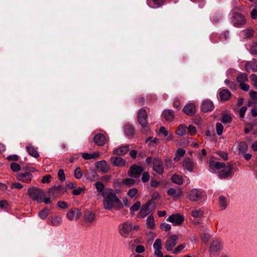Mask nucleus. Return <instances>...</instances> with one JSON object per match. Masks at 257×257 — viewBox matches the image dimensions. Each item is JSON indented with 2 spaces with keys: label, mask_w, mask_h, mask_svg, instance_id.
I'll list each match as a JSON object with an SVG mask.
<instances>
[{
  "label": "nucleus",
  "mask_w": 257,
  "mask_h": 257,
  "mask_svg": "<svg viewBox=\"0 0 257 257\" xmlns=\"http://www.w3.org/2000/svg\"><path fill=\"white\" fill-rule=\"evenodd\" d=\"M251 79L253 82L254 87L257 88V75L254 74H252L251 75Z\"/></svg>",
  "instance_id": "nucleus-63"
},
{
  "label": "nucleus",
  "mask_w": 257,
  "mask_h": 257,
  "mask_svg": "<svg viewBox=\"0 0 257 257\" xmlns=\"http://www.w3.org/2000/svg\"><path fill=\"white\" fill-rule=\"evenodd\" d=\"M172 181L178 185H181L183 183V179L182 176L177 174L173 175L171 177Z\"/></svg>",
  "instance_id": "nucleus-31"
},
{
  "label": "nucleus",
  "mask_w": 257,
  "mask_h": 257,
  "mask_svg": "<svg viewBox=\"0 0 257 257\" xmlns=\"http://www.w3.org/2000/svg\"><path fill=\"white\" fill-rule=\"evenodd\" d=\"M186 128L185 125L180 124L176 130V134L181 136L185 135Z\"/></svg>",
  "instance_id": "nucleus-38"
},
{
  "label": "nucleus",
  "mask_w": 257,
  "mask_h": 257,
  "mask_svg": "<svg viewBox=\"0 0 257 257\" xmlns=\"http://www.w3.org/2000/svg\"><path fill=\"white\" fill-rule=\"evenodd\" d=\"M185 247V245L183 244H181L179 245V246H178L177 247H176L174 249V250L173 251V253H174V254L178 253L181 250H182L183 248H184Z\"/></svg>",
  "instance_id": "nucleus-60"
},
{
  "label": "nucleus",
  "mask_w": 257,
  "mask_h": 257,
  "mask_svg": "<svg viewBox=\"0 0 257 257\" xmlns=\"http://www.w3.org/2000/svg\"><path fill=\"white\" fill-rule=\"evenodd\" d=\"M216 129L217 134L218 136H220L223 133V126L221 123L218 122L216 124Z\"/></svg>",
  "instance_id": "nucleus-45"
},
{
  "label": "nucleus",
  "mask_w": 257,
  "mask_h": 257,
  "mask_svg": "<svg viewBox=\"0 0 257 257\" xmlns=\"http://www.w3.org/2000/svg\"><path fill=\"white\" fill-rule=\"evenodd\" d=\"M111 163L115 166L123 167L125 164V161L120 156H113L110 158Z\"/></svg>",
  "instance_id": "nucleus-19"
},
{
  "label": "nucleus",
  "mask_w": 257,
  "mask_h": 257,
  "mask_svg": "<svg viewBox=\"0 0 257 257\" xmlns=\"http://www.w3.org/2000/svg\"><path fill=\"white\" fill-rule=\"evenodd\" d=\"M239 87L241 90H243L245 91H247L249 90V86L247 84L244 83H241L239 84Z\"/></svg>",
  "instance_id": "nucleus-62"
},
{
  "label": "nucleus",
  "mask_w": 257,
  "mask_h": 257,
  "mask_svg": "<svg viewBox=\"0 0 257 257\" xmlns=\"http://www.w3.org/2000/svg\"><path fill=\"white\" fill-rule=\"evenodd\" d=\"M248 80L247 75L245 73H241L239 74L236 77V81L237 82L241 84L244 83Z\"/></svg>",
  "instance_id": "nucleus-32"
},
{
  "label": "nucleus",
  "mask_w": 257,
  "mask_h": 257,
  "mask_svg": "<svg viewBox=\"0 0 257 257\" xmlns=\"http://www.w3.org/2000/svg\"><path fill=\"white\" fill-rule=\"evenodd\" d=\"M9 206L8 202L6 200H3L0 201V207L2 209H7Z\"/></svg>",
  "instance_id": "nucleus-61"
},
{
  "label": "nucleus",
  "mask_w": 257,
  "mask_h": 257,
  "mask_svg": "<svg viewBox=\"0 0 257 257\" xmlns=\"http://www.w3.org/2000/svg\"><path fill=\"white\" fill-rule=\"evenodd\" d=\"M183 111L187 115L192 116L196 111L195 105L192 103H189L184 107Z\"/></svg>",
  "instance_id": "nucleus-21"
},
{
  "label": "nucleus",
  "mask_w": 257,
  "mask_h": 257,
  "mask_svg": "<svg viewBox=\"0 0 257 257\" xmlns=\"http://www.w3.org/2000/svg\"><path fill=\"white\" fill-rule=\"evenodd\" d=\"M186 153L185 150L179 148L176 153L175 157L174 158L175 161H178L180 158L184 156Z\"/></svg>",
  "instance_id": "nucleus-34"
},
{
  "label": "nucleus",
  "mask_w": 257,
  "mask_h": 257,
  "mask_svg": "<svg viewBox=\"0 0 257 257\" xmlns=\"http://www.w3.org/2000/svg\"><path fill=\"white\" fill-rule=\"evenodd\" d=\"M141 202L140 201H137L131 208L130 210L131 212H134L135 211H138L139 210L141 207Z\"/></svg>",
  "instance_id": "nucleus-44"
},
{
  "label": "nucleus",
  "mask_w": 257,
  "mask_h": 257,
  "mask_svg": "<svg viewBox=\"0 0 257 257\" xmlns=\"http://www.w3.org/2000/svg\"><path fill=\"white\" fill-rule=\"evenodd\" d=\"M232 23L234 26L240 27L246 23V19L242 14L235 13L232 17Z\"/></svg>",
  "instance_id": "nucleus-5"
},
{
  "label": "nucleus",
  "mask_w": 257,
  "mask_h": 257,
  "mask_svg": "<svg viewBox=\"0 0 257 257\" xmlns=\"http://www.w3.org/2000/svg\"><path fill=\"white\" fill-rule=\"evenodd\" d=\"M221 121L224 123H227L231 121V117L227 114H224L222 116Z\"/></svg>",
  "instance_id": "nucleus-53"
},
{
  "label": "nucleus",
  "mask_w": 257,
  "mask_h": 257,
  "mask_svg": "<svg viewBox=\"0 0 257 257\" xmlns=\"http://www.w3.org/2000/svg\"><path fill=\"white\" fill-rule=\"evenodd\" d=\"M183 166L184 170L189 172H193L195 164L194 162L189 158H185L183 161Z\"/></svg>",
  "instance_id": "nucleus-20"
},
{
  "label": "nucleus",
  "mask_w": 257,
  "mask_h": 257,
  "mask_svg": "<svg viewBox=\"0 0 257 257\" xmlns=\"http://www.w3.org/2000/svg\"><path fill=\"white\" fill-rule=\"evenodd\" d=\"M138 229H139L138 226H134V227L132 226H119L118 229L120 235L124 238L132 236L134 231Z\"/></svg>",
  "instance_id": "nucleus-4"
},
{
  "label": "nucleus",
  "mask_w": 257,
  "mask_h": 257,
  "mask_svg": "<svg viewBox=\"0 0 257 257\" xmlns=\"http://www.w3.org/2000/svg\"><path fill=\"white\" fill-rule=\"evenodd\" d=\"M220 99L222 101L228 100L231 96V92L226 89H224L219 93Z\"/></svg>",
  "instance_id": "nucleus-25"
},
{
  "label": "nucleus",
  "mask_w": 257,
  "mask_h": 257,
  "mask_svg": "<svg viewBox=\"0 0 257 257\" xmlns=\"http://www.w3.org/2000/svg\"><path fill=\"white\" fill-rule=\"evenodd\" d=\"M58 206L62 209H66L68 208L67 203L63 201H59L57 203Z\"/></svg>",
  "instance_id": "nucleus-57"
},
{
  "label": "nucleus",
  "mask_w": 257,
  "mask_h": 257,
  "mask_svg": "<svg viewBox=\"0 0 257 257\" xmlns=\"http://www.w3.org/2000/svg\"><path fill=\"white\" fill-rule=\"evenodd\" d=\"M93 140L96 144L100 146L104 145L106 142L104 136L101 134H98L95 136Z\"/></svg>",
  "instance_id": "nucleus-26"
},
{
  "label": "nucleus",
  "mask_w": 257,
  "mask_h": 257,
  "mask_svg": "<svg viewBox=\"0 0 257 257\" xmlns=\"http://www.w3.org/2000/svg\"><path fill=\"white\" fill-rule=\"evenodd\" d=\"M58 178L60 180L63 181L65 179V176L63 169H60L58 172Z\"/></svg>",
  "instance_id": "nucleus-56"
},
{
  "label": "nucleus",
  "mask_w": 257,
  "mask_h": 257,
  "mask_svg": "<svg viewBox=\"0 0 257 257\" xmlns=\"http://www.w3.org/2000/svg\"><path fill=\"white\" fill-rule=\"evenodd\" d=\"M223 169L219 173V177L221 179H225L231 177L232 175L233 165L230 163H227Z\"/></svg>",
  "instance_id": "nucleus-7"
},
{
  "label": "nucleus",
  "mask_w": 257,
  "mask_h": 257,
  "mask_svg": "<svg viewBox=\"0 0 257 257\" xmlns=\"http://www.w3.org/2000/svg\"><path fill=\"white\" fill-rule=\"evenodd\" d=\"M163 116L167 121H171L174 118V112L171 110H165L163 113Z\"/></svg>",
  "instance_id": "nucleus-27"
},
{
  "label": "nucleus",
  "mask_w": 257,
  "mask_h": 257,
  "mask_svg": "<svg viewBox=\"0 0 257 257\" xmlns=\"http://www.w3.org/2000/svg\"><path fill=\"white\" fill-rule=\"evenodd\" d=\"M188 198L192 201H197L202 198V192L197 189H194L188 192Z\"/></svg>",
  "instance_id": "nucleus-12"
},
{
  "label": "nucleus",
  "mask_w": 257,
  "mask_h": 257,
  "mask_svg": "<svg viewBox=\"0 0 257 257\" xmlns=\"http://www.w3.org/2000/svg\"><path fill=\"white\" fill-rule=\"evenodd\" d=\"M153 247L154 249H162V240L160 239H157L155 240L154 244Z\"/></svg>",
  "instance_id": "nucleus-48"
},
{
  "label": "nucleus",
  "mask_w": 257,
  "mask_h": 257,
  "mask_svg": "<svg viewBox=\"0 0 257 257\" xmlns=\"http://www.w3.org/2000/svg\"><path fill=\"white\" fill-rule=\"evenodd\" d=\"M178 237L177 235H172L166 241L165 247L168 251H171L176 245Z\"/></svg>",
  "instance_id": "nucleus-15"
},
{
  "label": "nucleus",
  "mask_w": 257,
  "mask_h": 257,
  "mask_svg": "<svg viewBox=\"0 0 257 257\" xmlns=\"http://www.w3.org/2000/svg\"><path fill=\"white\" fill-rule=\"evenodd\" d=\"M169 196L173 197L175 200L180 198L183 196V193L181 189L178 187L176 188H170L167 192Z\"/></svg>",
  "instance_id": "nucleus-13"
},
{
  "label": "nucleus",
  "mask_w": 257,
  "mask_h": 257,
  "mask_svg": "<svg viewBox=\"0 0 257 257\" xmlns=\"http://www.w3.org/2000/svg\"><path fill=\"white\" fill-rule=\"evenodd\" d=\"M81 215V210L76 208L71 209L66 214L67 218L70 220H76L79 218Z\"/></svg>",
  "instance_id": "nucleus-8"
},
{
  "label": "nucleus",
  "mask_w": 257,
  "mask_h": 257,
  "mask_svg": "<svg viewBox=\"0 0 257 257\" xmlns=\"http://www.w3.org/2000/svg\"><path fill=\"white\" fill-rule=\"evenodd\" d=\"M94 186L97 189V191L99 193H102L105 191L104 186L103 184L100 182L97 181L95 183Z\"/></svg>",
  "instance_id": "nucleus-40"
},
{
  "label": "nucleus",
  "mask_w": 257,
  "mask_h": 257,
  "mask_svg": "<svg viewBox=\"0 0 257 257\" xmlns=\"http://www.w3.org/2000/svg\"><path fill=\"white\" fill-rule=\"evenodd\" d=\"M131 248L132 250L135 249V251L137 253H142L144 252L145 250L144 246L141 244L138 245L137 246H135L134 245H131Z\"/></svg>",
  "instance_id": "nucleus-35"
},
{
  "label": "nucleus",
  "mask_w": 257,
  "mask_h": 257,
  "mask_svg": "<svg viewBox=\"0 0 257 257\" xmlns=\"http://www.w3.org/2000/svg\"><path fill=\"white\" fill-rule=\"evenodd\" d=\"M153 169L157 173L161 175L164 173L162 161L158 158H154L153 162Z\"/></svg>",
  "instance_id": "nucleus-9"
},
{
  "label": "nucleus",
  "mask_w": 257,
  "mask_h": 257,
  "mask_svg": "<svg viewBox=\"0 0 257 257\" xmlns=\"http://www.w3.org/2000/svg\"><path fill=\"white\" fill-rule=\"evenodd\" d=\"M137 192H138L137 189H136L135 188H132V189H131L130 190H128V191L127 192V194L130 197L133 198L134 197H135L136 196V195L137 194Z\"/></svg>",
  "instance_id": "nucleus-52"
},
{
  "label": "nucleus",
  "mask_w": 257,
  "mask_h": 257,
  "mask_svg": "<svg viewBox=\"0 0 257 257\" xmlns=\"http://www.w3.org/2000/svg\"><path fill=\"white\" fill-rule=\"evenodd\" d=\"M98 155L96 153L88 154L85 153L82 154V157L85 160H90L93 159H96L98 157Z\"/></svg>",
  "instance_id": "nucleus-39"
},
{
  "label": "nucleus",
  "mask_w": 257,
  "mask_h": 257,
  "mask_svg": "<svg viewBox=\"0 0 257 257\" xmlns=\"http://www.w3.org/2000/svg\"><path fill=\"white\" fill-rule=\"evenodd\" d=\"M52 178V176L50 175H47L44 176L41 182L42 183H49L51 181V179Z\"/></svg>",
  "instance_id": "nucleus-59"
},
{
  "label": "nucleus",
  "mask_w": 257,
  "mask_h": 257,
  "mask_svg": "<svg viewBox=\"0 0 257 257\" xmlns=\"http://www.w3.org/2000/svg\"><path fill=\"white\" fill-rule=\"evenodd\" d=\"M249 52L252 55H257V43H253L251 45Z\"/></svg>",
  "instance_id": "nucleus-46"
},
{
  "label": "nucleus",
  "mask_w": 257,
  "mask_h": 257,
  "mask_svg": "<svg viewBox=\"0 0 257 257\" xmlns=\"http://www.w3.org/2000/svg\"><path fill=\"white\" fill-rule=\"evenodd\" d=\"M152 203L151 201H148L140 210L138 216L140 218H143L147 215L149 214L150 212V206Z\"/></svg>",
  "instance_id": "nucleus-17"
},
{
  "label": "nucleus",
  "mask_w": 257,
  "mask_h": 257,
  "mask_svg": "<svg viewBox=\"0 0 257 257\" xmlns=\"http://www.w3.org/2000/svg\"><path fill=\"white\" fill-rule=\"evenodd\" d=\"M85 190V189L84 187H78L73 190L72 194L74 195H78L82 192H84Z\"/></svg>",
  "instance_id": "nucleus-47"
},
{
  "label": "nucleus",
  "mask_w": 257,
  "mask_h": 257,
  "mask_svg": "<svg viewBox=\"0 0 257 257\" xmlns=\"http://www.w3.org/2000/svg\"><path fill=\"white\" fill-rule=\"evenodd\" d=\"M33 178L32 174L29 172L25 173H19L17 174L18 180L26 183H30Z\"/></svg>",
  "instance_id": "nucleus-11"
},
{
  "label": "nucleus",
  "mask_w": 257,
  "mask_h": 257,
  "mask_svg": "<svg viewBox=\"0 0 257 257\" xmlns=\"http://www.w3.org/2000/svg\"><path fill=\"white\" fill-rule=\"evenodd\" d=\"M248 145L246 143L244 142H240L238 146V149L240 153H246L248 150Z\"/></svg>",
  "instance_id": "nucleus-33"
},
{
  "label": "nucleus",
  "mask_w": 257,
  "mask_h": 257,
  "mask_svg": "<svg viewBox=\"0 0 257 257\" xmlns=\"http://www.w3.org/2000/svg\"><path fill=\"white\" fill-rule=\"evenodd\" d=\"M28 194L33 200H36L40 203L43 202V199L45 196V192L42 190L35 187L28 189Z\"/></svg>",
  "instance_id": "nucleus-2"
},
{
  "label": "nucleus",
  "mask_w": 257,
  "mask_h": 257,
  "mask_svg": "<svg viewBox=\"0 0 257 257\" xmlns=\"http://www.w3.org/2000/svg\"><path fill=\"white\" fill-rule=\"evenodd\" d=\"M214 105L212 101L206 100L202 103L201 109L203 112H208L212 110Z\"/></svg>",
  "instance_id": "nucleus-23"
},
{
  "label": "nucleus",
  "mask_w": 257,
  "mask_h": 257,
  "mask_svg": "<svg viewBox=\"0 0 257 257\" xmlns=\"http://www.w3.org/2000/svg\"><path fill=\"white\" fill-rule=\"evenodd\" d=\"M134 128L132 125L127 124L125 126L124 132L127 136L133 135L134 133Z\"/></svg>",
  "instance_id": "nucleus-37"
},
{
  "label": "nucleus",
  "mask_w": 257,
  "mask_h": 257,
  "mask_svg": "<svg viewBox=\"0 0 257 257\" xmlns=\"http://www.w3.org/2000/svg\"><path fill=\"white\" fill-rule=\"evenodd\" d=\"M138 120L145 132L148 130V114L144 108L140 109L138 113Z\"/></svg>",
  "instance_id": "nucleus-3"
},
{
  "label": "nucleus",
  "mask_w": 257,
  "mask_h": 257,
  "mask_svg": "<svg viewBox=\"0 0 257 257\" xmlns=\"http://www.w3.org/2000/svg\"><path fill=\"white\" fill-rule=\"evenodd\" d=\"M245 70L250 72V71L253 72L257 71V60L253 59L250 61L246 62L244 65Z\"/></svg>",
  "instance_id": "nucleus-18"
},
{
  "label": "nucleus",
  "mask_w": 257,
  "mask_h": 257,
  "mask_svg": "<svg viewBox=\"0 0 257 257\" xmlns=\"http://www.w3.org/2000/svg\"><path fill=\"white\" fill-rule=\"evenodd\" d=\"M130 150L128 145L119 147L113 151V154L117 156H123L125 155Z\"/></svg>",
  "instance_id": "nucleus-24"
},
{
  "label": "nucleus",
  "mask_w": 257,
  "mask_h": 257,
  "mask_svg": "<svg viewBox=\"0 0 257 257\" xmlns=\"http://www.w3.org/2000/svg\"><path fill=\"white\" fill-rule=\"evenodd\" d=\"M96 167L98 170L103 173H107L110 170V167L109 165L106 162V161L104 160L98 162Z\"/></svg>",
  "instance_id": "nucleus-22"
},
{
  "label": "nucleus",
  "mask_w": 257,
  "mask_h": 257,
  "mask_svg": "<svg viewBox=\"0 0 257 257\" xmlns=\"http://www.w3.org/2000/svg\"><path fill=\"white\" fill-rule=\"evenodd\" d=\"M84 219L86 222L91 223L95 219V214L91 211H86L84 214Z\"/></svg>",
  "instance_id": "nucleus-29"
},
{
  "label": "nucleus",
  "mask_w": 257,
  "mask_h": 257,
  "mask_svg": "<svg viewBox=\"0 0 257 257\" xmlns=\"http://www.w3.org/2000/svg\"><path fill=\"white\" fill-rule=\"evenodd\" d=\"M203 215V212L201 210L198 209L197 210H194L192 212V215L194 217H200Z\"/></svg>",
  "instance_id": "nucleus-54"
},
{
  "label": "nucleus",
  "mask_w": 257,
  "mask_h": 257,
  "mask_svg": "<svg viewBox=\"0 0 257 257\" xmlns=\"http://www.w3.org/2000/svg\"><path fill=\"white\" fill-rule=\"evenodd\" d=\"M26 149L29 154L31 156L35 158H38L39 156L38 151L34 146L31 145L28 146Z\"/></svg>",
  "instance_id": "nucleus-28"
},
{
  "label": "nucleus",
  "mask_w": 257,
  "mask_h": 257,
  "mask_svg": "<svg viewBox=\"0 0 257 257\" xmlns=\"http://www.w3.org/2000/svg\"><path fill=\"white\" fill-rule=\"evenodd\" d=\"M50 213V210L48 208H45L39 213V216L43 219H45Z\"/></svg>",
  "instance_id": "nucleus-41"
},
{
  "label": "nucleus",
  "mask_w": 257,
  "mask_h": 257,
  "mask_svg": "<svg viewBox=\"0 0 257 257\" xmlns=\"http://www.w3.org/2000/svg\"><path fill=\"white\" fill-rule=\"evenodd\" d=\"M247 110L246 106H243L239 109V115L240 118H243L244 116V113Z\"/></svg>",
  "instance_id": "nucleus-58"
},
{
  "label": "nucleus",
  "mask_w": 257,
  "mask_h": 257,
  "mask_svg": "<svg viewBox=\"0 0 257 257\" xmlns=\"http://www.w3.org/2000/svg\"><path fill=\"white\" fill-rule=\"evenodd\" d=\"M226 198L224 196H220L219 197V202L221 206L223 207V209H225L226 207Z\"/></svg>",
  "instance_id": "nucleus-51"
},
{
  "label": "nucleus",
  "mask_w": 257,
  "mask_h": 257,
  "mask_svg": "<svg viewBox=\"0 0 257 257\" xmlns=\"http://www.w3.org/2000/svg\"><path fill=\"white\" fill-rule=\"evenodd\" d=\"M184 220V216L180 214H173L170 215L167 219L168 221L178 225L181 224Z\"/></svg>",
  "instance_id": "nucleus-14"
},
{
  "label": "nucleus",
  "mask_w": 257,
  "mask_h": 257,
  "mask_svg": "<svg viewBox=\"0 0 257 257\" xmlns=\"http://www.w3.org/2000/svg\"><path fill=\"white\" fill-rule=\"evenodd\" d=\"M254 31L253 29H247L243 31L244 38L248 39L253 36Z\"/></svg>",
  "instance_id": "nucleus-36"
},
{
  "label": "nucleus",
  "mask_w": 257,
  "mask_h": 257,
  "mask_svg": "<svg viewBox=\"0 0 257 257\" xmlns=\"http://www.w3.org/2000/svg\"><path fill=\"white\" fill-rule=\"evenodd\" d=\"M62 218L59 216L54 215L51 218V222L53 225H56L61 223Z\"/></svg>",
  "instance_id": "nucleus-43"
},
{
  "label": "nucleus",
  "mask_w": 257,
  "mask_h": 257,
  "mask_svg": "<svg viewBox=\"0 0 257 257\" xmlns=\"http://www.w3.org/2000/svg\"><path fill=\"white\" fill-rule=\"evenodd\" d=\"M250 16L251 18L255 20L257 19V9H253L250 12Z\"/></svg>",
  "instance_id": "nucleus-64"
},
{
  "label": "nucleus",
  "mask_w": 257,
  "mask_h": 257,
  "mask_svg": "<svg viewBox=\"0 0 257 257\" xmlns=\"http://www.w3.org/2000/svg\"><path fill=\"white\" fill-rule=\"evenodd\" d=\"M11 168L13 171L17 172L21 170V166L17 163H12L11 165Z\"/></svg>",
  "instance_id": "nucleus-49"
},
{
  "label": "nucleus",
  "mask_w": 257,
  "mask_h": 257,
  "mask_svg": "<svg viewBox=\"0 0 257 257\" xmlns=\"http://www.w3.org/2000/svg\"><path fill=\"white\" fill-rule=\"evenodd\" d=\"M102 196L103 198V204L104 209L117 210L123 207L121 200L117 197L114 190L106 189L102 193Z\"/></svg>",
  "instance_id": "nucleus-1"
},
{
  "label": "nucleus",
  "mask_w": 257,
  "mask_h": 257,
  "mask_svg": "<svg viewBox=\"0 0 257 257\" xmlns=\"http://www.w3.org/2000/svg\"><path fill=\"white\" fill-rule=\"evenodd\" d=\"M143 172L142 167L134 165L130 167L128 175L133 178H139L140 174Z\"/></svg>",
  "instance_id": "nucleus-10"
},
{
  "label": "nucleus",
  "mask_w": 257,
  "mask_h": 257,
  "mask_svg": "<svg viewBox=\"0 0 257 257\" xmlns=\"http://www.w3.org/2000/svg\"><path fill=\"white\" fill-rule=\"evenodd\" d=\"M225 84L231 89L235 90L236 88V84L232 81L226 79L224 81Z\"/></svg>",
  "instance_id": "nucleus-42"
},
{
  "label": "nucleus",
  "mask_w": 257,
  "mask_h": 257,
  "mask_svg": "<svg viewBox=\"0 0 257 257\" xmlns=\"http://www.w3.org/2000/svg\"><path fill=\"white\" fill-rule=\"evenodd\" d=\"M122 182L124 184L131 186L133 185L135 183L136 181L133 179L127 178L124 179Z\"/></svg>",
  "instance_id": "nucleus-50"
},
{
  "label": "nucleus",
  "mask_w": 257,
  "mask_h": 257,
  "mask_svg": "<svg viewBox=\"0 0 257 257\" xmlns=\"http://www.w3.org/2000/svg\"><path fill=\"white\" fill-rule=\"evenodd\" d=\"M74 176L77 179H80L82 176V172L81 169L78 167L74 171Z\"/></svg>",
  "instance_id": "nucleus-55"
},
{
  "label": "nucleus",
  "mask_w": 257,
  "mask_h": 257,
  "mask_svg": "<svg viewBox=\"0 0 257 257\" xmlns=\"http://www.w3.org/2000/svg\"><path fill=\"white\" fill-rule=\"evenodd\" d=\"M221 248V242L219 240H213L210 243L209 251L211 253H215L220 250Z\"/></svg>",
  "instance_id": "nucleus-16"
},
{
  "label": "nucleus",
  "mask_w": 257,
  "mask_h": 257,
  "mask_svg": "<svg viewBox=\"0 0 257 257\" xmlns=\"http://www.w3.org/2000/svg\"><path fill=\"white\" fill-rule=\"evenodd\" d=\"M210 166L211 168H215L217 169H220L225 167V164L212 161L210 162Z\"/></svg>",
  "instance_id": "nucleus-30"
},
{
  "label": "nucleus",
  "mask_w": 257,
  "mask_h": 257,
  "mask_svg": "<svg viewBox=\"0 0 257 257\" xmlns=\"http://www.w3.org/2000/svg\"><path fill=\"white\" fill-rule=\"evenodd\" d=\"M65 191L63 187L60 185L54 186L49 188L48 193L49 196L54 197L61 196Z\"/></svg>",
  "instance_id": "nucleus-6"
}]
</instances>
